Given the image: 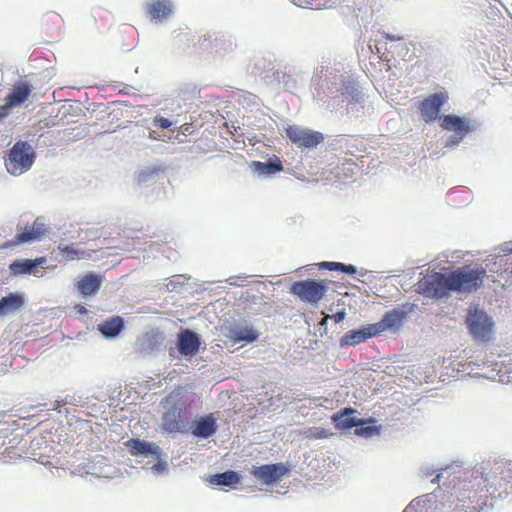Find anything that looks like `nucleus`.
Listing matches in <instances>:
<instances>
[{
    "instance_id": "72a5a7b5",
    "label": "nucleus",
    "mask_w": 512,
    "mask_h": 512,
    "mask_svg": "<svg viewBox=\"0 0 512 512\" xmlns=\"http://www.w3.org/2000/svg\"><path fill=\"white\" fill-rule=\"evenodd\" d=\"M58 249L68 259L75 260L85 258L86 252L84 250L78 249L74 244L68 245L64 242H60Z\"/></svg>"
},
{
    "instance_id": "dca6fc26",
    "label": "nucleus",
    "mask_w": 512,
    "mask_h": 512,
    "mask_svg": "<svg viewBox=\"0 0 512 512\" xmlns=\"http://www.w3.org/2000/svg\"><path fill=\"white\" fill-rule=\"evenodd\" d=\"M218 430L217 419L213 413L200 416L192 421V435L199 439H208Z\"/></svg>"
},
{
    "instance_id": "9d476101",
    "label": "nucleus",
    "mask_w": 512,
    "mask_h": 512,
    "mask_svg": "<svg viewBox=\"0 0 512 512\" xmlns=\"http://www.w3.org/2000/svg\"><path fill=\"white\" fill-rule=\"evenodd\" d=\"M466 322L470 333L475 339L480 341H488L490 339L494 322L486 312L481 310L470 312Z\"/></svg>"
},
{
    "instance_id": "c756f323",
    "label": "nucleus",
    "mask_w": 512,
    "mask_h": 512,
    "mask_svg": "<svg viewBox=\"0 0 512 512\" xmlns=\"http://www.w3.org/2000/svg\"><path fill=\"white\" fill-rule=\"evenodd\" d=\"M34 262L32 259H20L15 260L12 262L9 266V269L12 274L14 275H21V274H33L36 275V271L34 269Z\"/></svg>"
},
{
    "instance_id": "7c9ffc66",
    "label": "nucleus",
    "mask_w": 512,
    "mask_h": 512,
    "mask_svg": "<svg viewBox=\"0 0 512 512\" xmlns=\"http://www.w3.org/2000/svg\"><path fill=\"white\" fill-rule=\"evenodd\" d=\"M450 474V469L446 467L445 469H441L436 477L432 480V483H440L442 479L446 478L448 482H444L443 485H448L449 487H452L453 489H456L457 485H460L462 482H465L466 477L462 480V477L454 475L452 478Z\"/></svg>"
},
{
    "instance_id": "e433bc0d",
    "label": "nucleus",
    "mask_w": 512,
    "mask_h": 512,
    "mask_svg": "<svg viewBox=\"0 0 512 512\" xmlns=\"http://www.w3.org/2000/svg\"><path fill=\"white\" fill-rule=\"evenodd\" d=\"M416 308H418V305L415 303H404L402 305H398L394 310L398 311L402 318L405 319L409 314L414 312Z\"/></svg>"
},
{
    "instance_id": "20e7f679",
    "label": "nucleus",
    "mask_w": 512,
    "mask_h": 512,
    "mask_svg": "<svg viewBox=\"0 0 512 512\" xmlns=\"http://www.w3.org/2000/svg\"><path fill=\"white\" fill-rule=\"evenodd\" d=\"M35 158V151L29 143L17 141L8 152L5 167L11 175L19 176L32 167Z\"/></svg>"
},
{
    "instance_id": "5701e85b",
    "label": "nucleus",
    "mask_w": 512,
    "mask_h": 512,
    "mask_svg": "<svg viewBox=\"0 0 512 512\" xmlns=\"http://www.w3.org/2000/svg\"><path fill=\"white\" fill-rule=\"evenodd\" d=\"M356 411L353 408H344V410L340 413H337L333 416V422L338 429H350L357 426L359 423V419L353 414Z\"/></svg>"
},
{
    "instance_id": "c85d7f7f",
    "label": "nucleus",
    "mask_w": 512,
    "mask_h": 512,
    "mask_svg": "<svg viewBox=\"0 0 512 512\" xmlns=\"http://www.w3.org/2000/svg\"><path fill=\"white\" fill-rule=\"evenodd\" d=\"M41 238L32 226L26 225L22 232L16 234L14 238L8 243V246H15L21 243H31Z\"/></svg>"
},
{
    "instance_id": "4468645a",
    "label": "nucleus",
    "mask_w": 512,
    "mask_h": 512,
    "mask_svg": "<svg viewBox=\"0 0 512 512\" xmlns=\"http://www.w3.org/2000/svg\"><path fill=\"white\" fill-rule=\"evenodd\" d=\"M131 455L136 457L147 458L153 460L159 458L162 451L160 446L155 442H148L138 438L129 439L125 443Z\"/></svg>"
},
{
    "instance_id": "79ce46f5",
    "label": "nucleus",
    "mask_w": 512,
    "mask_h": 512,
    "mask_svg": "<svg viewBox=\"0 0 512 512\" xmlns=\"http://www.w3.org/2000/svg\"><path fill=\"white\" fill-rule=\"evenodd\" d=\"M34 262V269L37 272V268H45V265L47 263L46 257H38L36 259H32Z\"/></svg>"
},
{
    "instance_id": "f8f14e48",
    "label": "nucleus",
    "mask_w": 512,
    "mask_h": 512,
    "mask_svg": "<svg viewBox=\"0 0 512 512\" xmlns=\"http://www.w3.org/2000/svg\"><path fill=\"white\" fill-rule=\"evenodd\" d=\"M32 87L28 82H18L7 95L5 104L0 109V121L7 117L8 111L23 104L31 94Z\"/></svg>"
},
{
    "instance_id": "cd10ccee",
    "label": "nucleus",
    "mask_w": 512,
    "mask_h": 512,
    "mask_svg": "<svg viewBox=\"0 0 512 512\" xmlns=\"http://www.w3.org/2000/svg\"><path fill=\"white\" fill-rule=\"evenodd\" d=\"M160 171L157 165L147 166L138 172L136 181L140 185L149 186L159 179Z\"/></svg>"
},
{
    "instance_id": "473e14b6",
    "label": "nucleus",
    "mask_w": 512,
    "mask_h": 512,
    "mask_svg": "<svg viewBox=\"0 0 512 512\" xmlns=\"http://www.w3.org/2000/svg\"><path fill=\"white\" fill-rule=\"evenodd\" d=\"M430 494L423 495L413 499L402 512H426L427 503L431 502Z\"/></svg>"
},
{
    "instance_id": "b1692460",
    "label": "nucleus",
    "mask_w": 512,
    "mask_h": 512,
    "mask_svg": "<svg viewBox=\"0 0 512 512\" xmlns=\"http://www.w3.org/2000/svg\"><path fill=\"white\" fill-rule=\"evenodd\" d=\"M24 304V298L19 293H9L0 299V316L7 315L19 309Z\"/></svg>"
},
{
    "instance_id": "6ab92c4d",
    "label": "nucleus",
    "mask_w": 512,
    "mask_h": 512,
    "mask_svg": "<svg viewBox=\"0 0 512 512\" xmlns=\"http://www.w3.org/2000/svg\"><path fill=\"white\" fill-rule=\"evenodd\" d=\"M403 318L399 314L398 311H395L394 309L385 313L381 321L372 324L374 327V330L376 332V335L387 331V330H397L399 329L403 324Z\"/></svg>"
},
{
    "instance_id": "ddd939ff",
    "label": "nucleus",
    "mask_w": 512,
    "mask_h": 512,
    "mask_svg": "<svg viewBox=\"0 0 512 512\" xmlns=\"http://www.w3.org/2000/svg\"><path fill=\"white\" fill-rule=\"evenodd\" d=\"M165 334L159 329H151L137 340V350L144 355H153L164 348Z\"/></svg>"
},
{
    "instance_id": "c03bdc74",
    "label": "nucleus",
    "mask_w": 512,
    "mask_h": 512,
    "mask_svg": "<svg viewBox=\"0 0 512 512\" xmlns=\"http://www.w3.org/2000/svg\"><path fill=\"white\" fill-rule=\"evenodd\" d=\"M502 251L506 254L512 253V243H505Z\"/></svg>"
},
{
    "instance_id": "9b49d317",
    "label": "nucleus",
    "mask_w": 512,
    "mask_h": 512,
    "mask_svg": "<svg viewBox=\"0 0 512 512\" xmlns=\"http://www.w3.org/2000/svg\"><path fill=\"white\" fill-rule=\"evenodd\" d=\"M289 471L290 467L288 463L279 462L253 466L250 473L261 483L271 485L280 481Z\"/></svg>"
},
{
    "instance_id": "a211bd4d",
    "label": "nucleus",
    "mask_w": 512,
    "mask_h": 512,
    "mask_svg": "<svg viewBox=\"0 0 512 512\" xmlns=\"http://www.w3.org/2000/svg\"><path fill=\"white\" fill-rule=\"evenodd\" d=\"M374 336L377 335L372 324H369L360 329L350 330L343 337H341L340 347L343 348L345 346H356Z\"/></svg>"
},
{
    "instance_id": "a878e982",
    "label": "nucleus",
    "mask_w": 512,
    "mask_h": 512,
    "mask_svg": "<svg viewBox=\"0 0 512 512\" xmlns=\"http://www.w3.org/2000/svg\"><path fill=\"white\" fill-rule=\"evenodd\" d=\"M381 426L376 425V420L373 418L359 419V423L355 428V434L361 437L370 438L379 435Z\"/></svg>"
},
{
    "instance_id": "2eb2a0df",
    "label": "nucleus",
    "mask_w": 512,
    "mask_h": 512,
    "mask_svg": "<svg viewBox=\"0 0 512 512\" xmlns=\"http://www.w3.org/2000/svg\"><path fill=\"white\" fill-rule=\"evenodd\" d=\"M201 339L198 333L190 329L182 330L177 337V348L179 353L185 357L195 356L200 348Z\"/></svg>"
},
{
    "instance_id": "6e6552de",
    "label": "nucleus",
    "mask_w": 512,
    "mask_h": 512,
    "mask_svg": "<svg viewBox=\"0 0 512 512\" xmlns=\"http://www.w3.org/2000/svg\"><path fill=\"white\" fill-rule=\"evenodd\" d=\"M183 404L176 400H166L162 415V429L167 433L183 432L186 418Z\"/></svg>"
},
{
    "instance_id": "a18cd8bd",
    "label": "nucleus",
    "mask_w": 512,
    "mask_h": 512,
    "mask_svg": "<svg viewBox=\"0 0 512 512\" xmlns=\"http://www.w3.org/2000/svg\"><path fill=\"white\" fill-rule=\"evenodd\" d=\"M434 472H435V470H434V469H429V468H426L425 470H423V473H424L426 476L432 475Z\"/></svg>"
},
{
    "instance_id": "49530a36",
    "label": "nucleus",
    "mask_w": 512,
    "mask_h": 512,
    "mask_svg": "<svg viewBox=\"0 0 512 512\" xmlns=\"http://www.w3.org/2000/svg\"><path fill=\"white\" fill-rule=\"evenodd\" d=\"M366 274H367V271H366V270H361V271L359 272V275H360L361 277H364Z\"/></svg>"
},
{
    "instance_id": "f704fd0d",
    "label": "nucleus",
    "mask_w": 512,
    "mask_h": 512,
    "mask_svg": "<svg viewBox=\"0 0 512 512\" xmlns=\"http://www.w3.org/2000/svg\"><path fill=\"white\" fill-rule=\"evenodd\" d=\"M167 459H168L167 454L164 453L162 450L159 455V458H154L152 460V461H156V463L151 466V468H150L151 471L153 473H157V474L164 472L168 466Z\"/></svg>"
},
{
    "instance_id": "1a4fd4ad",
    "label": "nucleus",
    "mask_w": 512,
    "mask_h": 512,
    "mask_svg": "<svg viewBox=\"0 0 512 512\" xmlns=\"http://www.w3.org/2000/svg\"><path fill=\"white\" fill-rule=\"evenodd\" d=\"M221 332L224 337L233 343H253L258 339L260 333L247 321H234L223 325Z\"/></svg>"
},
{
    "instance_id": "58836bf2",
    "label": "nucleus",
    "mask_w": 512,
    "mask_h": 512,
    "mask_svg": "<svg viewBox=\"0 0 512 512\" xmlns=\"http://www.w3.org/2000/svg\"><path fill=\"white\" fill-rule=\"evenodd\" d=\"M153 124H154V126L160 128V129H169L172 125V122L162 116H156L153 119Z\"/></svg>"
},
{
    "instance_id": "ea45409f",
    "label": "nucleus",
    "mask_w": 512,
    "mask_h": 512,
    "mask_svg": "<svg viewBox=\"0 0 512 512\" xmlns=\"http://www.w3.org/2000/svg\"><path fill=\"white\" fill-rule=\"evenodd\" d=\"M270 75L271 79L267 80L266 82L268 84H278L280 83L281 79L285 76V73L274 68L273 72H271Z\"/></svg>"
},
{
    "instance_id": "2f4dec72",
    "label": "nucleus",
    "mask_w": 512,
    "mask_h": 512,
    "mask_svg": "<svg viewBox=\"0 0 512 512\" xmlns=\"http://www.w3.org/2000/svg\"><path fill=\"white\" fill-rule=\"evenodd\" d=\"M319 267L322 269H327L330 271H340L349 275H353L357 273L356 266L352 264H344L341 262H329V261H323L319 264Z\"/></svg>"
},
{
    "instance_id": "4c0bfd02",
    "label": "nucleus",
    "mask_w": 512,
    "mask_h": 512,
    "mask_svg": "<svg viewBox=\"0 0 512 512\" xmlns=\"http://www.w3.org/2000/svg\"><path fill=\"white\" fill-rule=\"evenodd\" d=\"M32 227L34 228L35 232L40 236L45 235V233L47 232L46 223L42 217H37Z\"/></svg>"
},
{
    "instance_id": "f03ea898",
    "label": "nucleus",
    "mask_w": 512,
    "mask_h": 512,
    "mask_svg": "<svg viewBox=\"0 0 512 512\" xmlns=\"http://www.w3.org/2000/svg\"><path fill=\"white\" fill-rule=\"evenodd\" d=\"M327 89L326 107L331 111L342 108L345 102H359L362 98V91L357 83L343 75L331 77L327 83Z\"/></svg>"
},
{
    "instance_id": "f257e3e1",
    "label": "nucleus",
    "mask_w": 512,
    "mask_h": 512,
    "mask_svg": "<svg viewBox=\"0 0 512 512\" xmlns=\"http://www.w3.org/2000/svg\"><path fill=\"white\" fill-rule=\"evenodd\" d=\"M446 101L447 97L443 93H434L421 102L420 112L426 122H433L439 118L441 120V128L453 132V134L445 139L444 146L455 148L463 141L464 137L473 127L471 121L466 117H460L456 114L439 116Z\"/></svg>"
},
{
    "instance_id": "7ed1b4c3",
    "label": "nucleus",
    "mask_w": 512,
    "mask_h": 512,
    "mask_svg": "<svg viewBox=\"0 0 512 512\" xmlns=\"http://www.w3.org/2000/svg\"><path fill=\"white\" fill-rule=\"evenodd\" d=\"M450 275L452 293H474L483 283L486 276L484 268L462 267L453 270Z\"/></svg>"
},
{
    "instance_id": "aec40b11",
    "label": "nucleus",
    "mask_w": 512,
    "mask_h": 512,
    "mask_svg": "<svg viewBox=\"0 0 512 512\" xmlns=\"http://www.w3.org/2000/svg\"><path fill=\"white\" fill-rule=\"evenodd\" d=\"M250 167L259 177H268L283 169L282 163L279 159H268L265 162L253 161Z\"/></svg>"
},
{
    "instance_id": "0eeeda50",
    "label": "nucleus",
    "mask_w": 512,
    "mask_h": 512,
    "mask_svg": "<svg viewBox=\"0 0 512 512\" xmlns=\"http://www.w3.org/2000/svg\"><path fill=\"white\" fill-rule=\"evenodd\" d=\"M285 131L287 138L301 149H314L324 140L321 132L299 125H289Z\"/></svg>"
},
{
    "instance_id": "bb28decb",
    "label": "nucleus",
    "mask_w": 512,
    "mask_h": 512,
    "mask_svg": "<svg viewBox=\"0 0 512 512\" xmlns=\"http://www.w3.org/2000/svg\"><path fill=\"white\" fill-rule=\"evenodd\" d=\"M273 69L274 62L271 59L260 57L255 60L252 73L262 80L267 81L271 79L270 73L273 72Z\"/></svg>"
},
{
    "instance_id": "412c9836",
    "label": "nucleus",
    "mask_w": 512,
    "mask_h": 512,
    "mask_svg": "<svg viewBox=\"0 0 512 512\" xmlns=\"http://www.w3.org/2000/svg\"><path fill=\"white\" fill-rule=\"evenodd\" d=\"M102 283V277L95 273L86 274L81 280L77 283V288L81 294L91 295L96 293Z\"/></svg>"
},
{
    "instance_id": "393cba45",
    "label": "nucleus",
    "mask_w": 512,
    "mask_h": 512,
    "mask_svg": "<svg viewBox=\"0 0 512 512\" xmlns=\"http://www.w3.org/2000/svg\"><path fill=\"white\" fill-rule=\"evenodd\" d=\"M123 328L124 322L119 316L113 317L98 325V330L106 338L116 337Z\"/></svg>"
},
{
    "instance_id": "a19ab883",
    "label": "nucleus",
    "mask_w": 512,
    "mask_h": 512,
    "mask_svg": "<svg viewBox=\"0 0 512 512\" xmlns=\"http://www.w3.org/2000/svg\"><path fill=\"white\" fill-rule=\"evenodd\" d=\"M345 317H346L345 310H340V311L336 312L334 315L329 316V318L332 319L335 323L342 322L345 319Z\"/></svg>"
},
{
    "instance_id": "4be33fe9",
    "label": "nucleus",
    "mask_w": 512,
    "mask_h": 512,
    "mask_svg": "<svg viewBox=\"0 0 512 512\" xmlns=\"http://www.w3.org/2000/svg\"><path fill=\"white\" fill-rule=\"evenodd\" d=\"M241 480V476L233 470H227L222 473L210 475L208 482L214 486H228L233 487Z\"/></svg>"
},
{
    "instance_id": "423d86ee",
    "label": "nucleus",
    "mask_w": 512,
    "mask_h": 512,
    "mask_svg": "<svg viewBox=\"0 0 512 512\" xmlns=\"http://www.w3.org/2000/svg\"><path fill=\"white\" fill-rule=\"evenodd\" d=\"M327 288L324 281L307 279L294 282L290 288V293L297 296L302 302L317 304L324 296Z\"/></svg>"
},
{
    "instance_id": "37998d69",
    "label": "nucleus",
    "mask_w": 512,
    "mask_h": 512,
    "mask_svg": "<svg viewBox=\"0 0 512 512\" xmlns=\"http://www.w3.org/2000/svg\"><path fill=\"white\" fill-rule=\"evenodd\" d=\"M384 37H385L386 40H390V41H399V40L403 39L402 36L393 35V34H390V33H385Z\"/></svg>"
},
{
    "instance_id": "39448f33",
    "label": "nucleus",
    "mask_w": 512,
    "mask_h": 512,
    "mask_svg": "<svg viewBox=\"0 0 512 512\" xmlns=\"http://www.w3.org/2000/svg\"><path fill=\"white\" fill-rule=\"evenodd\" d=\"M449 274L434 272L417 283L416 291L432 299H448L452 294Z\"/></svg>"
},
{
    "instance_id": "c9c22d12",
    "label": "nucleus",
    "mask_w": 512,
    "mask_h": 512,
    "mask_svg": "<svg viewBox=\"0 0 512 512\" xmlns=\"http://www.w3.org/2000/svg\"><path fill=\"white\" fill-rule=\"evenodd\" d=\"M188 279L185 275H176L167 284V289L171 292L177 291L178 287L182 286Z\"/></svg>"
},
{
    "instance_id": "f3484780",
    "label": "nucleus",
    "mask_w": 512,
    "mask_h": 512,
    "mask_svg": "<svg viewBox=\"0 0 512 512\" xmlns=\"http://www.w3.org/2000/svg\"><path fill=\"white\" fill-rule=\"evenodd\" d=\"M173 8L171 0H148L146 4V12L150 20L156 24L166 20L172 14Z\"/></svg>"
}]
</instances>
